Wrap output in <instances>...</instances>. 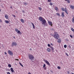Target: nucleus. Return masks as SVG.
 Wrapping results in <instances>:
<instances>
[{
  "mask_svg": "<svg viewBox=\"0 0 74 74\" xmlns=\"http://www.w3.org/2000/svg\"><path fill=\"white\" fill-rule=\"evenodd\" d=\"M56 11H58V8L57 7H56Z\"/></svg>",
  "mask_w": 74,
  "mask_h": 74,
  "instance_id": "cd10ccee",
  "label": "nucleus"
},
{
  "mask_svg": "<svg viewBox=\"0 0 74 74\" xmlns=\"http://www.w3.org/2000/svg\"><path fill=\"white\" fill-rule=\"evenodd\" d=\"M31 23L32 24V25L33 26H34V24H33V23Z\"/></svg>",
  "mask_w": 74,
  "mask_h": 74,
  "instance_id": "4c0bfd02",
  "label": "nucleus"
},
{
  "mask_svg": "<svg viewBox=\"0 0 74 74\" xmlns=\"http://www.w3.org/2000/svg\"><path fill=\"white\" fill-rule=\"evenodd\" d=\"M29 50H30V51H31L32 49H30Z\"/></svg>",
  "mask_w": 74,
  "mask_h": 74,
  "instance_id": "603ef678",
  "label": "nucleus"
},
{
  "mask_svg": "<svg viewBox=\"0 0 74 74\" xmlns=\"http://www.w3.org/2000/svg\"><path fill=\"white\" fill-rule=\"evenodd\" d=\"M62 10L63 11H64V8H62Z\"/></svg>",
  "mask_w": 74,
  "mask_h": 74,
  "instance_id": "a878e982",
  "label": "nucleus"
},
{
  "mask_svg": "<svg viewBox=\"0 0 74 74\" xmlns=\"http://www.w3.org/2000/svg\"><path fill=\"white\" fill-rule=\"evenodd\" d=\"M51 30H53V29H51Z\"/></svg>",
  "mask_w": 74,
  "mask_h": 74,
  "instance_id": "5fc2aeb1",
  "label": "nucleus"
},
{
  "mask_svg": "<svg viewBox=\"0 0 74 74\" xmlns=\"http://www.w3.org/2000/svg\"><path fill=\"white\" fill-rule=\"evenodd\" d=\"M72 22L74 23V17H73V18H72Z\"/></svg>",
  "mask_w": 74,
  "mask_h": 74,
  "instance_id": "412c9836",
  "label": "nucleus"
},
{
  "mask_svg": "<svg viewBox=\"0 0 74 74\" xmlns=\"http://www.w3.org/2000/svg\"><path fill=\"white\" fill-rule=\"evenodd\" d=\"M57 68L58 69H60V67L59 66H58Z\"/></svg>",
  "mask_w": 74,
  "mask_h": 74,
  "instance_id": "c85d7f7f",
  "label": "nucleus"
},
{
  "mask_svg": "<svg viewBox=\"0 0 74 74\" xmlns=\"http://www.w3.org/2000/svg\"><path fill=\"white\" fill-rule=\"evenodd\" d=\"M70 7L72 8V9H73V10H74V6H73L72 5H70Z\"/></svg>",
  "mask_w": 74,
  "mask_h": 74,
  "instance_id": "1a4fd4ad",
  "label": "nucleus"
},
{
  "mask_svg": "<svg viewBox=\"0 0 74 74\" xmlns=\"http://www.w3.org/2000/svg\"><path fill=\"white\" fill-rule=\"evenodd\" d=\"M57 14V15H58V16H59V13H57V14Z\"/></svg>",
  "mask_w": 74,
  "mask_h": 74,
  "instance_id": "f704fd0d",
  "label": "nucleus"
},
{
  "mask_svg": "<svg viewBox=\"0 0 74 74\" xmlns=\"http://www.w3.org/2000/svg\"><path fill=\"white\" fill-rule=\"evenodd\" d=\"M17 44L16 42H13L12 44V46L14 47V46H16Z\"/></svg>",
  "mask_w": 74,
  "mask_h": 74,
  "instance_id": "423d86ee",
  "label": "nucleus"
},
{
  "mask_svg": "<svg viewBox=\"0 0 74 74\" xmlns=\"http://www.w3.org/2000/svg\"><path fill=\"white\" fill-rule=\"evenodd\" d=\"M8 66L9 67H11V64H9Z\"/></svg>",
  "mask_w": 74,
  "mask_h": 74,
  "instance_id": "6ab92c4d",
  "label": "nucleus"
},
{
  "mask_svg": "<svg viewBox=\"0 0 74 74\" xmlns=\"http://www.w3.org/2000/svg\"><path fill=\"white\" fill-rule=\"evenodd\" d=\"M28 74H31V73H30V72L28 73Z\"/></svg>",
  "mask_w": 74,
  "mask_h": 74,
  "instance_id": "8fccbe9b",
  "label": "nucleus"
},
{
  "mask_svg": "<svg viewBox=\"0 0 74 74\" xmlns=\"http://www.w3.org/2000/svg\"><path fill=\"white\" fill-rule=\"evenodd\" d=\"M67 2L68 3H70V0H68Z\"/></svg>",
  "mask_w": 74,
  "mask_h": 74,
  "instance_id": "b1692460",
  "label": "nucleus"
},
{
  "mask_svg": "<svg viewBox=\"0 0 74 74\" xmlns=\"http://www.w3.org/2000/svg\"><path fill=\"white\" fill-rule=\"evenodd\" d=\"M16 60H19V59H16Z\"/></svg>",
  "mask_w": 74,
  "mask_h": 74,
  "instance_id": "864d4df0",
  "label": "nucleus"
},
{
  "mask_svg": "<svg viewBox=\"0 0 74 74\" xmlns=\"http://www.w3.org/2000/svg\"><path fill=\"white\" fill-rule=\"evenodd\" d=\"M50 47L51 48V50H52V52H54V49L51 46H50Z\"/></svg>",
  "mask_w": 74,
  "mask_h": 74,
  "instance_id": "9b49d317",
  "label": "nucleus"
},
{
  "mask_svg": "<svg viewBox=\"0 0 74 74\" xmlns=\"http://www.w3.org/2000/svg\"><path fill=\"white\" fill-rule=\"evenodd\" d=\"M7 74H11L10 73V72H7Z\"/></svg>",
  "mask_w": 74,
  "mask_h": 74,
  "instance_id": "58836bf2",
  "label": "nucleus"
},
{
  "mask_svg": "<svg viewBox=\"0 0 74 74\" xmlns=\"http://www.w3.org/2000/svg\"><path fill=\"white\" fill-rule=\"evenodd\" d=\"M51 50L49 48H48L47 49V52H51Z\"/></svg>",
  "mask_w": 74,
  "mask_h": 74,
  "instance_id": "ddd939ff",
  "label": "nucleus"
},
{
  "mask_svg": "<svg viewBox=\"0 0 74 74\" xmlns=\"http://www.w3.org/2000/svg\"><path fill=\"white\" fill-rule=\"evenodd\" d=\"M21 21L22 23H24L25 22V21L23 19H21Z\"/></svg>",
  "mask_w": 74,
  "mask_h": 74,
  "instance_id": "2eb2a0df",
  "label": "nucleus"
},
{
  "mask_svg": "<svg viewBox=\"0 0 74 74\" xmlns=\"http://www.w3.org/2000/svg\"><path fill=\"white\" fill-rule=\"evenodd\" d=\"M38 8H39V10H42V8H40V7H39Z\"/></svg>",
  "mask_w": 74,
  "mask_h": 74,
  "instance_id": "5701e85b",
  "label": "nucleus"
},
{
  "mask_svg": "<svg viewBox=\"0 0 74 74\" xmlns=\"http://www.w3.org/2000/svg\"><path fill=\"white\" fill-rule=\"evenodd\" d=\"M48 47H51V45H50V44H48Z\"/></svg>",
  "mask_w": 74,
  "mask_h": 74,
  "instance_id": "c756f323",
  "label": "nucleus"
},
{
  "mask_svg": "<svg viewBox=\"0 0 74 74\" xmlns=\"http://www.w3.org/2000/svg\"><path fill=\"white\" fill-rule=\"evenodd\" d=\"M2 22V21H1V20L0 19V22Z\"/></svg>",
  "mask_w": 74,
  "mask_h": 74,
  "instance_id": "37998d69",
  "label": "nucleus"
},
{
  "mask_svg": "<svg viewBox=\"0 0 74 74\" xmlns=\"http://www.w3.org/2000/svg\"><path fill=\"white\" fill-rule=\"evenodd\" d=\"M11 8H12V7Z\"/></svg>",
  "mask_w": 74,
  "mask_h": 74,
  "instance_id": "052dcab7",
  "label": "nucleus"
},
{
  "mask_svg": "<svg viewBox=\"0 0 74 74\" xmlns=\"http://www.w3.org/2000/svg\"><path fill=\"white\" fill-rule=\"evenodd\" d=\"M64 11L67 10V9H66V8H65Z\"/></svg>",
  "mask_w": 74,
  "mask_h": 74,
  "instance_id": "e433bc0d",
  "label": "nucleus"
},
{
  "mask_svg": "<svg viewBox=\"0 0 74 74\" xmlns=\"http://www.w3.org/2000/svg\"><path fill=\"white\" fill-rule=\"evenodd\" d=\"M5 17L6 19H8V16L7 14L5 15Z\"/></svg>",
  "mask_w": 74,
  "mask_h": 74,
  "instance_id": "dca6fc26",
  "label": "nucleus"
},
{
  "mask_svg": "<svg viewBox=\"0 0 74 74\" xmlns=\"http://www.w3.org/2000/svg\"><path fill=\"white\" fill-rule=\"evenodd\" d=\"M48 24L49 25H50L51 26H52V23L51 21H48Z\"/></svg>",
  "mask_w": 74,
  "mask_h": 74,
  "instance_id": "6e6552de",
  "label": "nucleus"
},
{
  "mask_svg": "<svg viewBox=\"0 0 74 74\" xmlns=\"http://www.w3.org/2000/svg\"><path fill=\"white\" fill-rule=\"evenodd\" d=\"M46 66V65H45V64H44V65H43V67H45Z\"/></svg>",
  "mask_w": 74,
  "mask_h": 74,
  "instance_id": "2f4dec72",
  "label": "nucleus"
},
{
  "mask_svg": "<svg viewBox=\"0 0 74 74\" xmlns=\"http://www.w3.org/2000/svg\"><path fill=\"white\" fill-rule=\"evenodd\" d=\"M64 12L62 13V17H64Z\"/></svg>",
  "mask_w": 74,
  "mask_h": 74,
  "instance_id": "4468645a",
  "label": "nucleus"
},
{
  "mask_svg": "<svg viewBox=\"0 0 74 74\" xmlns=\"http://www.w3.org/2000/svg\"><path fill=\"white\" fill-rule=\"evenodd\" d=\"M15 30L16 32H18L17 33H18V34H21V32L20 31L18 30V29H17V28H16L15 29Z\"/></svg>",
  "mask_w": 74,
  "mask_h": 74,
  "instance_id": "20e7f679",
  "label": "nucleus"
},
{
  "mask_svg": "<svg viewBox=\"0 0 74 74\" xmlns=\"http://www.w3.org/2000/svg\"><path fill=\"white\" fill-rule=\"evenodd\" d=\"M66 55H67V56H69V55H68V54H67V53H66Z\"/></svg>",
  "mask_w": 74,
  "mask_h": 74,
  "instance_id": "72a5a7b5",
  "label": "nucleus"
},
{
  "mask_svg": "<svg viewBox=\"0 0 74 74\" xmlns=\"http://www.w3.org/2000/svg\"><path fill=\"white\" fill-rule=\"evenodd\" d=\"M50 5H53V4H52V3H50Z\"/></svg>",
  "mask_w": 74,
  "mask_h": 74,
  "instance_id": "7c9ffc66",
  "label": "nucleus"
},
{
  "mask_svg": "<svg viewBox=\"0 0 74 74\" xmlns=\"http://www.w3.org/2000/svg\"><path fill=\"white\" fill-rule=\"evenodd\" d=\"M8 53L10 55H11L12 56L13 55V53L10 50L8 51Z\"/></svg>",
  "mask_w": 74,
  "mask_h": 74,
  "instance_id": "0eeeda50",
  "label": "nucleus"
},
{
  "mask_svg": "<svg viewBox=\"0 0 74 74\" xmlns=\"http://www.w3.org/2000/svg\"><path fill=\"white\" fill-rule=\"evenodd\" d=\"M23 12H25V11L24 10H22Z\"/></svg>",
  "mask_w": 74,
  "mask_h": 74,
  "instance_id": "09e8293b",
  "label": "nucleus"
},
{
  "mask_svg": "<svg viewBox=\"0 0 74 74\" xmlns=\"http://www.w3.org/2000/svg\"><path fill=\"white\" fill-rule=\"evenodd\" d=\"M44 62H45L46 63V64H47V65H48L49 66H51V64H50L49 63V62L48 61L46 60H44Z\"/></svg>",
  "mask_w": 74,
  "mask_h": 74,
  "instance_id": "39448f33",
  "label": "nucleus"
},
{
  "mask_svg": "<svg viewBox=\"0 0 74 74\" xmlns=\"http://www.w3.org/2000/svg\"><path fill=\"white\" fill-rule=\"evenodd\" d=\"M48 2H51V0H48Z\"/></svg>",
  "mask_w": 74,
  "mask_h": 74,
  "instance_id": "473e14b6",
  "label": "nucleus"
},
{
  "mask_svg": "<svg viewBox=\"0 0 74 74\" xmlns=\"http://www.w3.org/2000/svg\"><path fill=\"white\" fill-rule=\"evenodd\" d=\"M44 69L45 70H46V67H45V68H44Z\"/></svg>",
  "mask_w": 74,
  "mask_h": 74,
  "instance_id": "49530a36",
  "label": "nucleus"
},
{
  "mask_svg": "<svg viewBox=\"0 0 74 74\" xmlns=\"http://www.w3.org/2000/svg\"><path fill=\"white\" fill-rule=\"evenodd\" d=\"M53 36L55 38H56L57 40H58V38H59V36L58 35V34L56 32H54V34L53 35Z\"/></svg>",
  "mask_w": 74,
  "mask_h": 74,
  "instance_id": "f257e3e1",
  "label": "nucleus"
},
{
  "mask_svg": "<svg viewBox=\"0 0 74 74\" xmlns=\"http://www.w3.org/2000/svg\"><path fill=\"white\" fill-rule=\"evenodd\" d=\"M71 74H74V73H72Z\"/></svg>",
  "mask_w": 74,
  "mask_h": 74,
  "instance_id": "4d7b16f0",
  "label": "nucleus"
},
{
  "mask_svg": "<svg viewBox=\"0 0 74 74\" xmlns=\"http://www.w3.org/2000/svg\"><path fill=\"white\" fill-rule=\"evenodd\" d=\"M43 19L42 21V25H44V26H45V25L47 24V23H46L47 21H46V20H45V19L44 18Z\"/></svg>",
  "mask_w": 74,
  "mask_h": 74,
  "instance_id": "f03ea898",
  "label": "nucleus"
},
{
  "mask_svg": "<svg viewBox=\"0 0 74 74\" xmlns=\"http://www.w3.org/2000/svg\"><path fill=\"white\" fill-rule=\"evenodd\" d=\"M33 29H35V26H34V25H33Z\"/></svg>",
  "mask_w": 74,
  "mask_h": 74,
  "instance_id": "c9c22d12",
  "label": "nucleus"
},
{
  "mask_svg": "<svg viewBox=\"0 0 74 74\" xmlns=\"http://www.w3.org/2000/svg\"><path fill=\"white\" fill-rule=\"evenodd\" d=\"M5 22L6 23H9V21H8L5 20Z\"/></svg>",
  "mask_w": 74,
  "mask_h": 74,
  "instance_id": "f3484780",
  "label": "nucleus"
},
{
  "mask_svg": "<svg viewBox=\"0 0 74 74\" xmlns=\"http://www.w3.org/2000/svg\"><path fill=\"white\" fill-rule=\"evenodd\" d=\"M13 17H14V18H15V16L14 15H13Z\"/></svg>",
  "mask_w": 74,
  "mask_h": 74,
  "instance_id": "c03bdc74",
  "label": "nucleus"
},
{
  "mask_svg": "<svg viewBox=\"0 0 74 74\" xmlns=\"http://www.w3.org/2000/svg\"><path fill=\"white\" fill-rule=\"evenodd\" d=\"M28 57L31 60H33L34 59V56L32 55H29Z\"/></svg>",
  "mask_w": 74,
  "mask_h": 74,
  "instance_id": "7ed1b4c3",
  "label": "nucleus"
},
{
  "mask_svg": "<svg viewBox=\"0 0 74 74\" xmlns=\"http://www.w3.org/2000/svg\"><path fill=\"white\" fill-rule=\"evenodd\" d=\"M10 70L12 73L14 72V69H13V68H11Z\"/></svg>",
  "mask_w": 74,
  "mask_h": 74,
  "instance_id": "f8f14e48",
  "label": "nucleus"
},
{
  "mask_svg": "<svg viewBox=\"0 0 74 74\" xmlns=\"http://www.w3.org/2000/svg\"><path fill=\"white\" fill-rule=\"evenodd\" d=\"M24 4H25V5H27V3H24Z\"/></svg>",
  "mask_w": 74,
  "mask_h": 74,
  "instance_id": "ea45409f",
  "label": "nucleus"
},
{
  "mask_svg": "<svg viewBox=\"0 0 74 74\" xmlns=\"http://www.w3.org/2000/svg\"><path fill=\"white\" fill-rule=\"evenodd\" d=\"M14 38H15V36H13Z\"/></svg>",
  "mask_w": 74,
  "mask_h": 74,
  "instance_id": "3c124183",
  "label": "nucleus"
},
{
  "mask_svg": "<svg viewBox=\"0 0 74 74\" xmlns=\"http://www.w3.org/2000/svg\"><path fill=\"white\" fill-rule=\"evenodd\" d=\"M65 1H68V0H65Z\"/></svg>",
  "mask_w": 74,
  "mask_h": 74,
  "instance_id": "6e6d98bb",
  "label": "nucleus"
},
{
  "mask_svg": "<svg viewBox=\"0 0 74 74\" xmlns=\"http://www.w3.org/2000/svg\"><path fill=\"white\" fill-rule=\"evenodd\" d=\"M58 42L60 43V42H61V40H60V39H58Z\"/></svg>",
  "mask_w": 74,
  "mask_h": 74,
  "instance_id": "a211bd4d",
  "label": "nucleus"
},
{
  "mask_svg": "<svg viewBox=\"0 0 74 74\" xmlns=\"http://www.w3.org/2000/svg\"><path fill=\"white\" fill-rule=\"evenodd\" d=\"M51 45H52V46H53V44H52V43H51Z\"/></svg>",
  "mask_w": 74,
  "mask_h": 74,
  "instance_id": "a18cd8bd",
  "label": "nucleus"
},
{
  "mask_svg": "<svg viewBox=\"0 0 74 74\" xmlns=\"http://www.w3.org/2000/svg\"><path fill=\"white\" fill-rule=\"evenodd\" d=\"M43 18L42 17H40L39 18V19L40 21H42L43 19Z\"/></svg>",
  "mask_w": 74,
  "mask_h": 74,
  "instance_id": "9d476101",
  "label": "nucleus"
},
{
  "mask_svg": "<svg viewBox=\"0 0 74 74\" xmlns=\"http://www.w3.org/2000/svg\"><path fill=\"white\" fill-rule=\"evenodd\" d=\"M4 53L5 55H7V53H6V52H5Z\"/></svg>",
  "mask_w": 74,
  "mask_h": 74,
  "instance_id": "79ce46f5",
  "label": "nucleus"
},
{
  "mask_svg": "<svg viewBox=\"0 0 74 74\" xmlns=\"http://www.w3.org/2000/svg\"><path fill=\"white\" fill-rule=\"evenodd\" d=\"M1 11V9H0V12Z\"/></svg>",
  "mask_w": 74,
  "mask_h": 74,
  "instance_id": "13d9d810",
  "label": "nucleus"
},
{
  "mask_svg": "<svg viewBox=\"0 0 74 74\" xmlns=\"http://www.w3.org/2000/svg\"><path fill=\"white\" fill-rule=\"evenodd\" d=\"M19 64L21 66H22V67H23V65H22V64H21V62H19Z\"/></svg>",
  "mask_w": 74,
  "mask_h": 74,
  "instance_id": "4be33fe9",
  "label": "nucleus"
},
{
  "mask_svg": "<svg viewBox=\"0 0 74 74\" xmlns=\"http://www.w3.org/2000/svg\"><path fill=\"white\" fill-rule=\"evenodd\" d=\"M67 73H68V74H70V72H68Z\"/></svg>",
  "mask_w": 74,
  "mask_h": 74,
  "instance_id": "de8ad7c7",
  "label": "nucleus"
},
{
  "mask_svg": "<svg viewBox=\"0 0 74 74\" xmlns=\"http://www.w3.org/2000/svg\"><path fill=\"white\" fill-rule=\"evenodd\" d=\"M64 47L65 48H66L67 47V46L66 45H65L64 46Z\"/></svg>",
  "mask_w": 74,
  "mask_h": 74,
  "instance_id": "393cba45",
  "label": "nucleus"
},
{
  "mask_svg": "<svg viewBox=\"0 0 74 74\" xmlns=\"http://www.w3.org/2000/svg\"><path fill=\"white\" fill-rule=\"evenodd\" d=\"M11 8H12V7Z\"/></svg>",
  "mask_w": 74,
  "mask_h": 74,
  "instance_id": "bf43d9fd",
  "label": "nucleus"
},
{
  "mask_svg": "<svg viewBox=\"0 0 74 74\" xmlns=\"http://www.w3.org/2000/svg\"><path fill=\"white\" fill-rule=\"evenodd\" d=\"M70 37H71V38H73V36H72L70 35Z\"/></svg>",
  "mask_w": 74,
  "mask_h": 74,
  "instance_id": "a19ab883",
  "label": "nucleus"
},
{
  "mask_svg": "<svg viewBox=\"0 0 74 74\" xmlns=\"http://www.w3.org/2000/svg\"><path fill=\"white\" fill-rule=\"evenodd\" d=\"M71 30L73 31V32H74V29L73 28H71Z\"/></svg>",
  "mask_w": 74,
  "mask_h": 74,
  "instance_id": "bb28decb",
  "label": "nucleus"
},
{
  "mask_svg": "<svg viewBox=\"0 0 74 74\" xmlns=\"http://www.w3.org/2000/svg\"><path fill=\"white\" fill-rule=\"evenodd\" d=\"M65 12L66 13V14H68V12H67V10H65Z\"/></svg>",
  "mask_w": 74,
  "mask_h": 74,
  "instance_id": "aec40b11",
  "label": "nucleus"
}]
</instances>
